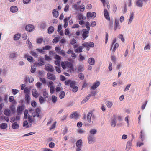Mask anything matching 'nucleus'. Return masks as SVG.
Listing matches in <instances>:
<instances>
[{
  "label": "nucleus",
  "instance_id": "nucleus-1",
  "mask_svg": "<svg viewBox=\"0 0 151 151\" xmlns=\"http://www.w3.org/2000/svg\"><path fill=\"white\" fill-rule=\"evenodd\" d=\"M63 70L69 73H79L83 70V67H62Z\"/></svg>",
  "mask_w": 151,
  "mask_h": 151
},
{
  "label": "nucleus",
  "instance_id": "nucleus-2",
  "mask_svg": "<svg viewBox=\"0 0 151 151\" xmlns=\"http://www.w3.org/2000/svg\"><path fill=\"white\" fill-rule=\"evenodd\" d=\"M53 84V82L52 81H49L47 84L48 87L50 88V91L51 94H53L55 91Z\"/></svg>",
  "mask_w": 151,
  "mask_h": 151
},
{
  "label": "nucleus",
  "instance_id": "nucleus-3",
  "mask_svg": "<svg viewBox=\"0 0 151 151\" xmlns=\"http://www.w3.org/2000/svg\"><path fill=\"white\" fill-rule=\"evenodd\" d=\"M68 60L71 62L67 61L62 62L61 63V66H73L72 62H73V60L71 59H69Z\"/></svg>",
  "mask_w": 151,
  "mask_h": 151
},
{
  "label": "nucleus",
  "instance_id": "nucleus-4",
  "mask_svg": "<svg viewBox=\"0 0 151 151\" xmlns=\"http://www.w3.org/2000/svg\"><path fill=\"white\" fill-rule=\"evenodd\" d=\"M47 78L53 81H55L56 80V76L54 74L50 73H48L47 75Z\"/></svg>",
  "mask_w": 151,
  "mask_h": 151
},
{
  "label": "nucleus",
  "instance_id": "nucleus-5",
  "mask_svg": "<svg viewBox=\"0 0 151 151\" xmlns=\"http://www.w3.org/2000/svg\"><path fill=\"white\" fill-rule=\"evenodd\" d=\"M82 31L83 32L82 37L84 40L88 36V34L89 33V31L87 30L86 29H83Z\"/></svg>",
  "mask_w": 151,
  "mask_h": 151
},
{
  "label": "nucleus",
  "instance_id": "nucleus-6",
  "mask_svg": "<svg viewBox=\"0 0 151 151\" xmlns=\"http://www.w3.org/2000/svg\"><path fill=\"white\" fill-rule=\"evenodd\" d=\"M24 109L23 105L19 106L17 107V114L18 115H20L22 114V112Z\"/></svg>",
  "mask_w": 151,
  "mask_h": 151
},
{
  "label": "nucleus",
  "instance_id": "nucleus-7",
  "mask_svg": "<svg viewBox=\"0 0 151 151\" xmlns=\"http://www.w3.org/2000/svg\"><path fill=\"white\" fill-rule=\"evenodd\" d=\"M120 28L121 26L119 25V19H116L115 20L114 30L115 31L117 29H120Z\"/></svg>",
  "mask_w": 151,
  "mask_h": 151
},
{
  "label": "nucleus",
  "instance_id": "nucleus-8",
  "mask_svg": "<svg viewBox=\"0 0 151 151\" xmlns=\"http://www.w3.org/2000/svg\"><path fill=\"white\" fill-rule=\"evenodd\" d=\"M40 111L41 110L39 108H37L36 109L35 111L33 112L32 113L33 117H39V114L40 113Z\"/></svg>",
  "mask_w": 151,
  "mask_h": 151
},
{
  "label": "nucleus",
  "instance_id": "nucleus-9",
  "mask_svg": "<svg viewBox=\"0 0 151 151\" xmlns=\"http://www.w3.org/2000/svg\"><path fill=\"white\" fill-rule=\"evenodd\" d=\"M88 142L89 144H92L95 142V137L93 136L90 135L88 137Z\"/></svg>",
  "mask_w": 151,
  "mask_h": 151
},
{
  "label": "nucleus",
  "instance_id": "nucleus-10",
  "mask_svg": "<svg viewBox=\"0 0 151 151\" xmlns=\"http://www.w3.org/2000/svg\"><path fill=\"white\" fill-rule=\"evenodd\" d=\"M34 29V26L31 24L27 25L25 27L26 30L29 32L32 31Z\"/></svg>",
  "mask_w": 151,
  "mask_h": 151
},
{
  "label": "nucleus",
  "instance_id": "nucleus-11",
  "mask_svg": "<svg viewBox=\"0 0 151 151\" xmlns=\"http://www.w3.org/2000/svg\"><path fill=\"white\" fill-rule=\"evenodd\" d=\"M96 16V14L95 12L91 13L88 12L87 13V16L88 18L91 17L92 18H94Z\"/></svg>",
  "mask_w": 151,
  "mask_h": 151
},
{
  "label": "nucleus",
  "instance_id": "nucleus-12",
  "mask_svg": "<svg viewBox=\"0 0 151 151\" xmlns=\"http://www.w3.org/2000/svg\"><path fill=\"white\" fill-rule=\"evenodd\" d=\"M100 84V83L99 81H97L93 83V85L91 86V88L92 90H95L98 87Z\"/></svg>",
  "mask_w": 151,
  "mask_h": 151
},
{
  "label": "nucleus",
  "instance_id": "nucleus-13",
  "mask_svg": "<svg viewBox=\"0 0 151 151\" xmlns=\"http://www.w3.org/2000/svg\"><path fill=\"white\" fill-rule=\"evenodd\" d=\"M32 92L34 97L37 98L39 96V94L36 89H33L32 91Z\"/></svg>",
  "mask_w": 151,
  "mask_h": 151
},
{
  "label": "nucleus",
  "instance_id": "nucleus-14",
  "mask_svg": "<svg viewBox=\"0 0 151 151\" xmlns=\"http://www.w3.org/2000/svg\"><path fill=\"white\" fill-rule=\"evenodd\" d=\"M114 118L112 119L111 121V126L112 127H114L116 125V116L115 115H114Z\"/></svg>",
  "mask_w": 151,
  "mask_h": 151
},
{
  "label": "nucleus",
  "instance_id": "nucleus-15",
  "mask_svg": "<svg viewBox=\"0 0 151 151\" xmlns=\"http://www.w3.org/2000/svg\"><path fill=\"white\" fill-rule=\"evenodd\" d=\"M104 14L105 18L107 20L109 21L110 18L109 14V13L107 10L105 9L104 11Z\"/></svg>",
  "mask_w": 151,
  "mask_h": 151
},
{
  "label": "nucleus",
  "instance_id": "nucleus-16",
  "mask_svg": "<svg viewBox=\"0 0 151 151\" xmlns=\"http://www.w3.org/2000/svg\"><path fill=\"white\" fill-rule=\"evenodd\" d=\"M10 10L12 13H15L18 11V9L16 6H13L10 7Z\"/></svg>",
  "mask_w": 151,
  "mask_h": 151
},
{
  "label": "nucleus",
  "instance_id": "nucleus-17",
  "mask_svg": "<svg viewBox=\"0 0 151 151\" xmlns=\"http://www.w3.org/2000/svg\"><path fill=\"white\" fill-rule=\"evenodd\" d=\"M92 114V112L90 111L87 114V119L88 122L89 123H90L91 121V117Z\"/></svg>",
  "mask_w": 151,
  "mask_h": 151
},
{
  "label": "nucleus",
  "instance_id": "nucleus-18",
  "mask_svg": "<svg viewBox=\"0 0 151 151\" xmlns=\"http://www.w3.org/2000/svg\"><path fill=\"white\" fill-rule=\"evenodd\" d=\"M44 59L43 58H39L38 60V62L40 65H44L45 63L44 61Z\"/></svg>",
  "mask_w": 151,
  "mask_h": 151
},
{
  "label": "nucleus",
  "instance_id": "nucleus-19",
  "mask_svg": "<svg viewBox=\"0 0 151 151\" xmlns=\"http://www.w3.org/2000/svg\"><path fill=\"white\" fill-rule=\"evenodd\" d=\"M24 57L27 58V60L30 62H33L34 61L33 57L31 56H29L27 54L25 55Z\"/></svg>",
  "mask_w": 151,
  "mask_h": 151
},
{
  "label": "nucleus",
  "instance_id": "nucleus-20",
  "mask_svg": "<svg viewBox=\"0 0 151 151\" xmlns=\"http://www.w3.org/2000/svg\"><path fill=\"white\" fill-rule=\"evenodd\" d=\"M134 13L133 12H131L130 15V17L128 22V24H130L131 22H132L133 19L134 18Z\"/></svg>",
  "mask_w": 151,
  "mask_h": 151
},
{
  "label": "nucleus",
  "instance_id": "nucleus-21",
  "mask_svg": "<svg viewBox=\"0 0 151 151\" xmlns=\"http://www.w3.org/2000/svg\"><path fill=\"white\" fill-rule=\"evenodd\" d=\"M17 57V54L16 53L14 52L10 54L9 57L12 59H15Z\"/></svg>",
  "mask_w": 151,
  "mask_h": 151
},
{
  "label": "nucleus",
  "instance_id": "nucleus-22",
  "mask_svg": "<svg viewBox=\"0 0 151 151\" xmlns=\"http://www.w3.org/2000/svg\"><path fill=\"white\" fill-rule=\"evenodd\" d=\"M4 113L6 115L9 116L11 114L10 110L9 109H5L4 111Z\"/></svg>",
  "mask_w": 151,
  "mask_h": 151
},
{
  "label": "nucleus",
  "instance_id": "nucleus-23",
  "mask_svg": "<svg viewBox=\"0 0 151 151\" xmlns=\"http://www.w3.org/2000/svg\"><path fill=\"white\" fill-rule=\"evenodd\" d=\"M78 114L76 112H75L72 114L70 116V119L75 118L76 119L78 117Z\"/></svg>",
  "mask_w": 151,
  "mask_h": 151
},
{
  "label": "nucleus",
  "instance_id": "nucleus-24",
  "mask_svg": "<svg viewBox=\"0 0 151 151\" xmlns=\"http://www.w3.org/2000/svg\"><path fill=\"white\" fill-rule=\"evenodd\" d=\"M95 62V60L93 58H90L88 59V63L91 65H93Z\"/></svg>",
  "mask_w": 151,
  "mask_h": 151
},
{
  "label": "nucleus",
  "instance_id": "nucleus-25",
  "mask_svg": "<svg viewBox=\"0 0 151 151\" xmlns=\"http://www.w3.org/2000/svg\"><path fill=\"white\" fill-rule=\"evenodd\" d=\"M26 43L28 46L29 49L30 50L32 49V45L31 43L30 42L29 39H28L27 40Z\"/></svg>",
  "mask_w": 151,
  "mask_h": 151
},
{
  "label": "nucleus",
  "instance_id": "nucleus-26",
  "mask_svg": "<svg viewBox=\"0 0 151 151\" xmlns=\"http://www.w3.org/2000/svg\"><path fill=\"white\" fill-rule=\"evenodd\" d=\"M52 14L54 17L57 18L59 15L58 12L56 11L55 9H54L53 10Z\"/></svg>",
  "mask_w": 151,
  "mask_h": 151
},
{
  "label": "nucleus",
  "instance_id": "nucleus-27",
  "mask_svg": "<svg viewBox=\"0 0 151 151\" xmlns=\"http://www.w3.org/2000/svg\"><path fill=\"white\" fill-rule=\"evenodd\" d=\"M82 144V141L81 139L78 140L76 142V145L77 147H81Z\"/></svg>",
  "mask_w": 151,
  "mask_h": 151
},
{
  "label": "nucleus",
  "instance_id": "nucleus-28",
  "mask_svg": "<svg viewBox=\"0 0 151 151\" xmlns=\"http://www.w3.org/2000/svg\"><path fill=\"white\" fill-rule=\"evenodd\" d=\"M21 36V35L19 33L15 34L14 36V40H19Z\"/></svg>",
  "mask_w": 151,
  "mask_h": 151
},
{
  "label": "nucleus",
  "instance_id": "nucleus-29",
  "mask_svg": "<svg viewBox=\"0 0 151 151\" xmlns=\"http://www.w3.org/2000/svg\"><path fill=\"white\" fill-rule=\"evenodd\" d=\"M54 29L52 26H50L48 29V32L49 34H52L54 31Z\"/></svg>",
  "mask_w": 151,
  "mask_h": 151
},
{
  "label": "nucleus",
  "instance_id": "nucleus-30",
  "mask_svg": "<svg viewBox=\"0 0 151 151\" xmlns=\"http://www.w3.org/2000/svg\"><path fill=\"white\" fill-rule=\"evenodd\" d=\"M7 127V125L6 123H2L0 125V128L2 129H5Z\"/></svg>",
  "mask_w": 151,
  "mask_h": 151
},
{
  "label": "nucleus",
  "instance_id": "nucleus-31",
  "mask_svg": "<svg viewBox=\"0 0 151 151\" xmlns=\"http://www.w3.org/2000/svg\"><path fill=\"white\" fill-rule=\"evenodd\" d=\"M25 80L26 82H27V81H28L29 83H31L34 80L33 78L32 77L28 78L27 77H26Z\"/></svg>",
  "mask_w": 151,
  "mask_h": 151
},
{
  "label": "nucleus",
  "instance_id": "nucleus-32",
  "mask_svg": "<svg viewBox=\"0 0 151 151\" xmlns=\"http://www.w3.org/2000/svg\"><path fill=\"white\" fill-rule=\"evenodd\" d=\"M9 101L10 102H12V104H15L16 103V101L14 100V97L13 96L9 97Z\"/></svg>",
  "mask_w": 151,
  "mask_h": 151
},
{
  "label": "nucleus",
  "instance_id": "nucleus-33",
  "mask_svg": "<svg viewBox=\"0 0 151 151\" xmlns=\"http://www.w3.org/2000/svg\"><path fill=\"white\" fill-rule=\"evenodd\" d=\"M45 69L48 71L52 72L54 71L53 67H46Z\"/></svg>",
  "mask_w": 151,
  "mask_h": 151
},
{
  "label": "nucleus",
  "instance_id": "nucleus-34",
  "mask_svg": "<svg viewBox=\"0 0 151 151\" xmlns=\"http://www.w3.org/2000/svg\"><path fill=\"white\" fill-rule=\"evenodd\" d=\"M46 23L45 22H42L40 25V27L41 28L44 29L46 28Z\"/></svg>",
  "mask_w": 151,
  "mask_h": 151
},
{
  "label": "nucleus",
  "instance_id": "nucleus-35",
  "mask_svg": "<svg viewBox=\"0 0 151 151\" xmlns=\"http://www.w3.org/2000/svg\"><path fill=\"white\" fill-rule=\"evenodd\" d=\"M12 126V128L14 129H17L19 127V125L16 122L13 123Z\"/></svg>",
  "mask_w": 151,
  "mask_h": 151
},
{
  "label": "nucleus",
  "instance_id": "nucleus-36",
  "mask_svg": "<svg viewBox=\"0 0 151 151\" xmlns=\"http://www.w3.org/2000/svg\"><path fill=\"white\" fill-rule=\"evenodd\" d=\"M9 108L12 113L13 114L14 113L15 111V108L14 105L13 104L11 105Z\"/></svg>",
  "mask_w": 151,
  "mask_h": 151
},
{
  "label": "nucleus",
  "instance_id": "nucleus-37",
  "mask_svg": "<svg viewBox=\"0 0 151 151\" xmlns=\"http://www.w3.org/2000/svg\"><path fill=\"white\" fill-rule=\"evenodd\" d=\"M108 27L109 28L112 29L113 28V21L112 20H110L109 21Z\"/></svg>",
  "mask_w": 151,
  "mask_h": 151
},
{
  "label": "nucleus",
  "instance_id": "nucleus-38",
  "mask_svg": "<svg viewBox=\"0 0 151 151\" xmlns=\"http://www.w3.org/2000/svg\"><path fill=\"white\" fill-rule=\"evenodd\" d=\"M136 5L138 7H142L143 6V3L140 1L137 0L136 2Z\"/></svg>",
  "mask_w": 151,
  "mask_h": 151
},
{
  "label": "nucleus",
  "instance_id": "nucleus-39",
  "mask_svg": "<svg viewBox=\"0 0 151 151\" xmlns=\"http://www.w3.org/2000/svg\"><path fill=\"white\" fill-rule=\"evenodd\" d=\"M83 48L82 46H79L78 48L76 49V52H82V49Z\"/></svg>",
  "mask_w": 151,
  "mask_h": 151
},
{
  "label": "nucleus",
  "instance_id": "nucleus-40",
  "mask_svg": "<svg viewBox=\"0 0 151 151\" xmlns=\"http://www.w3.org/2000/svg\"><path fill=\"white\" fill-rule=\"evenodd\" d=\"M119 47V44L117 43H115L114 46V48L113 49L112 51L113 52H114L116 50V48H117Z\"/></svg>",
  "mask_w": 151,
  "mask_h": 151
},
{
  "label": "nucleus",
  "instance_id": "nucleus-41",
  "mask_svg": "<svg viewBox=\"0 0 151 151\" xmlns=\"http://www.w3.org/2000/svg\"><path fill=\"white\" fill-rule=\"evenodd\" d=\"M65 93L64 91H61L60 93L59 97L60 99L63 98L65 96Z\"/></svg>",
  "mask_w": 151,
  "mask_h": 151
},
{
  "label": "nucleus",
  "instance_id": "nucleus-42",
  "mask_svg": "<svg viewBox=\"0 0 151 151\" xmlns=\"http://www.w3.org/2000/svg\"><path fill=\"white\" fill-rule=\"evenodd\" d=\"M52 101L54 103H55L57 101V98L54 95H52Z\"/></svg>",
  "mask_w": 151,
  "mask_h": 151
},
{
  "label": "nucleus",
  "instance_id": "nucleus-43",
  "mask_svg": "<svg viewBox=\"0 0 151 151\" xmlns=\"http://www.w3.org/2000/svg\"><path fill=\"white\" fill-rule=\"evenodd\" d=\"M30 53L32 55L36 58H37L38 57L37 54L35 52L33 51H30Z\"/></svg>",
  "mask_w": 151,
  "mask_h": 151
},
{
  "label": "nucleus",
  "instance_id": "nucleus-44",
  "mask_svg": "<svg viewBox=\"0 0 151 151\" xmlns=\"http://www.w3.org/2000/svg\"><path fill=\"white\" fill-rule=\"evenodd\" d=\"M43 39L42 38H38L37 40V42L39 44H41L42 42Z\"/></svg>",
  "mask_w": 151,
  "mask_h": 151
},
{
  "label": "nucleus",
  "instance_id": "nucleus-45",
  "mask_svg": "<svg viewBox=\"0 0 151 151\" xmlns=\"http://www.w3.org/2000/svg\"><path fill=\"white\" fill-rule=\"evenodd\" d=\"M27 117L29 122L30 123H32L33 122L32 116L29 114H28L27 115Z\"/></svg>",
  "mask_w": 151,
  "mask_h": 151
},
{
  "label": "nucleus",
  "instance_id": "nucleus-46",
  "mask_svg": "<svg viewBox=\"0 0 151 151\" xmlns=\"http://www.w3.org/2000/svg\"><path fill=\"white\" fill-rule=\"evenodd\" d=\"M39 102L40 104L43 103L45 101V99L42 96H40L39 99Z\"/></svg>",
  "mask_w": 151,
  "mask_h": 151
},
{
  "label": "nucleus",
  "instance_id": "nucleus-47",
  "mask_svg": "<svg viewBox=\"0 0 151 151\" xmlns=\"http://www.w3.org/2000/svg\"><path fill=\"white\" fill-rule=\"evenodd\" d=\"M25 100L27 102H28L30 100V98L28 94H26L25 96Z\"/></svg>",
  "mask_w": 151,
  "mask_h": 151
},
{
  "label": "nucleus",
  "instance_id": "nucleus-48",
  "mask_svg": "<svg viewBox=\"0 0 151 151\" xmlns=\"http://www.w3.org/2000/svg\"><path fill=\"white\" fill-rule=\"evenodd\" d=\"M90 24L89 22H87L86 23V26L87 29H86L87 30L89 31L90 30V27L89 26Z\"/></svg>",
  "mask_w": 151,
  "mask_h": 151
},
{
  "label": "nucleus",
  "instance_id": "nucleus-49",
  "mask_svg": "<svg viewBox=\"0 0 151 151\" xmlns=\"http://www.w3.org/2000/svg\"><path fill=\"white\" fill-rule=\"evenodd\" d=\"M127 4H125L124 6V9H123L122 11L123 14H125L127 12Z\"/></svg>",
  "mask_w": 151,
  "mask_h": 151
},
{
  "label": "nucleus",
  "instance_id": "nucleus-50",
  "mask_svg": "<svg viewBox=\"0 0 151 151\" xmlns=\"http://www.w3.org/2000/svg\"><path fill=\"white\" fill-rule=\"evenodd\" d=\"M118 37L121 40V41L122 42H124V41L125 40L124 38H123V35L122 34H120L119 35Z\"/></svg>",
  "mask_w": 151,
  "mask_h": 151
},
{
  "label": "nucleus",
  "instance_id": "nucleus-51",
  "mask_svg": "<svg viewBox=\"0 0 151 151\" xmlns=\"http://www.w3.org/2000/svg\"><path fill=\"white\" fill-rule=\"evenodd\" d=\"M55 69L56 71L58 73H60L61 72V67H55Z\"/></svg>",
  "mask_w": 151,
  "mask_h": 151
},
{
  "label": "nucleus",
  "instance_id": "nucleus-52",
  "mask_svg": "<svg viewBox=\"0 0 151 151\" xmlns=\"http://www.w3.org/2000/svg\"><path fill=\"white\" fill-rule=\"evenodd\" d=\"M106 105L108 108H110L112 106L113 103L110 101H108L107 102Z\"/></svg>",
  "mask_w": 151,
  "mask_h": 151
},
{
  "label": "nucleus",
  "instance_id": "nucleus-53",
  "mask_svg": "<svg viewBox=\"0 0 151 151\" xmlns=\"http://www.w3.org/2000/svg\"><path fill=\"white\" fill-rule=\"evenodd\" d=\"M77 42L76 40L74 38H72L70 42V44L71 45H74Z\"/></svg>",
  "mask_w": 151,
  "mask_h": 151
},
{
  "label": "nucleus",
  "instance_id": "nucleus-54",
  "mask_svg": "<svg viewBox=\"0 0 151 151\" xmlns=\"http://www.w3.org/2000/svg\"><path fill=\"white\" fill-rule=\"evenodd\" d=\"M52 47L51 46L49 45H46L44 47L42 48V49L44 50H49Z\"/></svg>",
  "mask_w": 151,
  "mask_h": 151
},
{
  "label": "nucleus",
  "instance_id": "nucleus-55",
  "mask_svg": "<svg viewBox=\"0 0 151 151\" xmlns=\"http://www.w3.org/2000/svg\"><path fill=\"white\" fill-rule=\"evenodd\" d=\"M72 88V91L74 92H76L78 89V87L76 86Z\"/></svg>",
  "mask_w": 151,
  "mask_h": 151
},
{
  "label": "nucleus",
  "instance_id": "nucleus-56",
  "mask_svg": "<svg viewBox=\"0 0 151 151\" xmlns=\"http://www.w3.org/2000/svg\"><path fill=\"white\" fill-rule=\"evenodd\" d=\"M45 59L47 61H49L51 60V58L49 56L46 55H45Z\"/></svg>",
  "mask_w": 151,
  "mask_h": 151
},
{
  "label": "nucleus",
  "instance_id": "nucleus-57",
  "mask_svg": "<svg viewBox=\"0 0 151 151\" xmlns=\"http://www.w3.org/2000/svg\"><path fill=\"white\" fill-rule=\"evenodd\" d=\"M85 6L84 5L82 4L80 6V11L81 12H83L85 9Z\"/></svg>",
  "mask_w": 151,
  "mask_h": 151
},
{
  "label": "nucleus",
  "instance_id": "nucleus-58",
  "mask_svg": "<svg viewBox=\"0 0 151 151\" xmlns=\"http://www.w3.org/2000/svg\"><path fill=\"white\" fill-rule=\"evenodd\" d=\"M27 121V120H26L24 122L23 126L24 127H25L26 128H28L29 127Z\"/></svg>",
  "mask_w": 151,
  "mask_h": 151
},
{
  "label": "nucleus",
  "instance_id": "nucleus-59",
  "mask_svg": "<svg viewBox=\"0 0 151 151\" xmlns=\"http://www.w3.org/2000/svg\"><path fill=\"white\" fill-rule=\"evenodd\" d=\"M70 86L71 88L76 86V82L74 81H72L70 83Z\"/></svg>",
  "mask_w": 151,
  "mask_h": 151
},
{
  "label": "nucleus",
  "instance_id": "nucleus-60",
  "mask_svg": "<svg viewBox=\"0 0 151 151\" xmlns=\"http://www.w3.org/2000/svg\"><path fill=\"white\" fill-rule=\"evenodd\" d=\"M54 58L57 60H60L61 59V57L57 54L55 55Z\"/></svg>",
  "mask_w": 151,
  "mask_h": 151
},
{
  "label": "nucleus",
  "instance_id": "nucleus-61",
  "mask_svg": "<svg viewBox=\"0 0 151 151\" xmlns=\"http://www.w3.org/2000/svg\"><path fill=\"white\" fill-rule=\"evenodd\" d=\"M59 40V39L58 37H55V38L53 40L52 42L53 43H57L58 42Z\"/></svg>",
  "mask_w": 151,
  "mask_h": 151
},
{
  "label": "nucleus",
  "instance_id": "nucleus-62",
  "mask_svg": "<svg viewBox=\"0 0 151 151\" xmlns=\"http://www.w3.org/2000/svg\"><path fill=\"white\" fill-rule=\"evenodd\" d=\"M78 77L81 80H83L84 79V76L83 74L82 73H80L78 75Z\"/></svg>",
  "mask_w": 151,
  "mask_h": 151
},
{
  "label": "nucleus",
  "instance_id": "nucleus-63",
  "mask_svg": "<svg viewBox=\"0 0 151 151\" xmlns=\"http://www.w3.org/2000/svg\"><path fill=\"white\" fill-rule=\"evenodd\" d=\"M131 141H128L127 144V147L130 148L131 147L132 145V143Z\"/></svg>",
  "mask_w": 151,
  "mask_h": 151
},
{
  "label": "nucleus",
  "instance_id": "nucleus-64",
  "mask_svg": "<svg viewBox=\"0 0 151 151\" xmlns=\"http://www.w3.org/2000/svg\"><path fill=\"white\" fill-rule=\"evenodd\" d=\"M40 80L44 84L45 83H46V80L44 78L40 77Z\"/></svg>",
  "mask_w": 151,
  "mask_h": 151
}]
</instances>
